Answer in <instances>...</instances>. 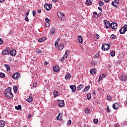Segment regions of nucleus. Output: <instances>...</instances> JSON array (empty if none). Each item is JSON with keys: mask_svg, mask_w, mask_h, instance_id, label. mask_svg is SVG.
Segmentation results:
<instances>
[{"mask_svg": "<svg viewBox=\"0 0 127 127\" xmlns=\"http://www.w3.org/2000/svg\"><path fill=\"white\" fill-rule=\"evenodd\" d=\"M26 101L29 103H31V101H33L32 97L30 96L28 99H26Z\"/></svg>", "mask_w": 127, "mask_h": 127, "instance_id": "nucleus-25", "label": "nucleus"}, {"mask_svg": "<svg viewBox=\"0 0 127 127\" xmlns=\"http://www.w3.org/2000/svg\"><path fill=\"white\" fill-rule=\"evenodd\" d=\"M37 53H38V54H42V51H41L39 49H37L36 50Z\"/></svg>", "mask_w": 127, "mask_h": 127, "instance_id": "nucleus-34", "label": "nucleus"}, {"mask_svg": "<svg viewBox=\"0 0 127 127\" xmlns=\"http://www.w3.org/2000/svg\"><path fill=\"white\" fill-rule=\"evenodd\" d=\"M112 5H113V6H114L115 7H118V5L115 4V2L113 1L111 3Z\"/></svg>", "mask_w": 127, "mask_h": 127, "instance_id": "nucleus-41", "label": "nucleus"}, {"mask_svg": "<svg viewBox=\"0 0 127 127\" xmlns=\"http://www.w3.org/2000/svg\"><path fill=\"white\" fill-rule=\"evenodd\" d=\"M110 38L112 40L115 39L116 38V35H115L114 34L111 35V36H110Z\"/></svg>", "mask_w": 127, "mask_h": 127, "instance_id": "nucleus-37", "label": "nucleus"}, {"mask_svg": "<svg viewBox=\"0 0 127 127\" xmlns=\"http://www.w3.org/2000/svg\"><path fill=\"white\" fill-rule=\"evenodd\" d=\"M53 94H54V96H55V97H57V96H58L59 95L58 91H57L56 90L54 91Z\"/></svg>", "mask_w": 127, "mask_h": 127, "instance_id": "nucleus-26", "label": "nucleus"}, {"mask_svg": "<svg viewBox=\"0 0 127 127\" xmlns=\"http://www.w3.org/2000/svg\"><path fill=\"white\" fill-rule=\"evenodd\" d=\"M107 112H111V110H110V108H109V106L107 107Z\"/></svg>", "mask_w": 127, "mask_h": 127, "instance_id": "nucleus-62", "label": "nucleus"}, {"mask_svg": "<svg viewBox=\"0 0 127 127\" xmlns=\"http://www.w3.org/2000/svg\"><path fill=\"white\" fill-rule=\"evenodd\" d=\"M9 54L11 56H15L16 55V51L14 49L11 50Z\"/></svg>", "mask_w": 127, "mask_h": 127, "instance_id": "nucleus-6", "label": "nucleus"}, {"mask_svg": "<svg viewBox=\"0 0 127 127\" xmlns=\"http://www.w3.org/2000/svg\"><path fill=\"white\" fill-rule=\"evenodd\" d=\"M64 47V45H63V44H61L59 45L58 48L59 49H60V50H62Z\"/></svg>", "mask_w": 127, "mask_h": 127, "instance_id": "nucleus-24", "label": "nucleus"}, {"mask_svg": "<svg viewBox=\"0 0 127 127\" xmlns=\"http://www.w3.org/2000/svg\"><path fill=\"white\" fill-rule=\"evenodd\" d=\"M30 118H31V115L29 114V116L28 117V119H30Z\"/></svg>", "mask_w": 127, "mask_h": 127, "instance_id": "nucleus-64", "label": "nucleus"}, {"mask_svg": "<svg viewBox=\"0 0 127 127\" xmlns=\"http://www.w3.org/2000/svg\"><path fill=\"white\" fill-rule=\"evenodd\" d=\"M46 40V38H45V37H43V38L39 39L38 41L39 42H43V41H44Z\"/></svg>", "mask_w": 127, "mask_h": 127, "instance_id": "nucleus-19", "label": "nucleus"}, {"mask_svg": "<svg viewBox=\"0 0 127 127\" xmlns=\"http://www.w3.org/2000/svg\"><path fill=\"white\" fill-rule=\"evenodd\" d=\"M45 24L47 27H49V26H50V23H49V22H46Z\"/></svg>", "mask_w": 127, "mask_h": 127, "instance_id": "nucleus-39", "label": "nucleus"}, {"mask_svg": "<svg viewBox=\"0 0 127 127\" xmlns=\"http://www.w3.org/2000/svg\"><path fill=\"white\" fill-rule=\"evenodd\" d=\"M57 120H58V121H60V120H61V117H60V116H57Z\"/></svg>", "mask_w": 127, "mask_h": 127, "instance_id": "nucleus-53", "label": "nucleus"}, {"mask_svg": "<svg viewBox=\"0 0 127 127\" xmlns=\"http://www.w3.org/2000/svg\"><path fill=\"white\" fill-rule=\"evenodd\" d=\"M51 32L52 34H54V32H55V28H52V29L51 30Z\"/></svg>", "mask_w": 127, "mask_h": 127, "instance_id": "nucleus-38", "label": "nucleus"}, {"mask_svg": "<svg viewBox=\"0 0 127 127\" xmlns=\"http://www.w3.org/2000/svg\"><path fill=\"white\" fill-rule=\"evenodd\" d=\"M5 126V122L3 120L0 121V127H3Z\"/></svg>", "mask_w": 127, "mask_h": 127, "instance_id": "nucleus-13", "label": "nucleus"}, {"mask_svg": "<svg viewBox=\"0 0 127 127\" xmlns=\"http://www.w3.org/2000/svg\"><path fill=\"white\" fill-rule=\"evenodd\" d=\"M60 69V68H59L58 65H55L53 68V70L54 72H58V71H59Z\"/></svg>", "mask_w": 127, "mask_h": 127, "instance_id": "nucleus-11", "label": "nucleus"}, {"mask_svg": "<svg viewBox=\"0 0 127 127\" xmlns=\"http://www.w3.org/2000/svg\"><path fill=\"white\" fill-rule=\"evenodd\" d=\"M20 77V73L19 72H15L12 76L13 79H14V80H17V79H19V77Z\"/></svg>", "mask_w": 127, "mask_h": 127, "instance_id": "nucleus-2", "label": "nucleus"}, {"mask_svg": "<svg viewBox=\"0 0 127 127\" xmlns=\"http://www.w3.org/2000/svg\"><path fill=\"white\" fill-rule=\"evenodd\" d=\"M98 8L99 10H100V11H102L103 9H102V7H98Z\"/></svg>", "mask_w": 127, "mask_h": 127, "instance_id": "nucleus-61", "label": "nucleus"}, {"mask_svg": "<svg viewBox=\"0 0 127 127\" xmlns=\"http://www.w3.org/2000/svg\"><path fill=\"white\" fill-rule=\"evenodd\" d=\"M86 3L87 4V5H91L92 4V1L91 0H86Z\"/></svg>", "mask_w": 127, "mask_h": 127, "instance_id": "nucleus-23", "label": "nucleus"}, {"mask_svg": "<svg viewBox=\"0 0 127 127\" xmlns=\"http://www.w3.org/2000/svg\"><path fill=\"white\" fill-rule=\"evenodd\" d=\"M4 66L6 67L7 71H9V70H10V67H9V65H8V64H4Z\"/></svg>", "mask_w": 127, "mask_h": 127, "instance_id": "nucleus-29", "label": "nucleus"}, {"mask_svg": "<svg viewBox=\"0 0 127 127\" xmlns=\"http://www.w3.org/2000/svg\"><path fill=\"white\" fill-rule=\"evenodd\" d=\"M83 88H84V85L83 84H80L77 86V89L79 90H82Z\"/></svg>", "mask_w": 127, "mask_h": 127, "instance_id": "nucleus-20", "label": "nucleus"}, {"mask_svg": "<svg viewBox=\"0 0 127 127\" xmlns=\"http://www.w3.org/2000/svg\"><path fill=\"white\" fill-rule=\"evenodd\" d=\"M120 33L121 34H124V33H126V29L124 27L121 28L120 30Z\"/></svg>", "mask_w": 127, "mask_h": 127, "instance_id": "nucleus-16", "label": "nucleus"}, {"mask_svg": "<svg viewBox=\"0 0 127 127\" xmlns=\"http://www.w3.org/2000/svg\"><path fill=\"white\" fill-rule=\"evenodd\" d=\"M99 5L100 6H103V5H104V2H103V1H100L99 2Z\"/></svg>", "mask_w": 127, "mask_h": 127, "instance_id": "nucleus-35", "label": "nucleus"}, {"mask_svg": "<svg viewBox=\"0 0 127 127\" xmlns=\"http://www.w3.org/2000/svg\"><path fill=\"white\" fill-rule=\"evenodd\" d=\"M100 16H101V14H98L97 15V16H96V15L94 16V17L97 18V17H99Z\"/></svg>", "mask_w": 127, "mask_h": 127, "instance_id": "nucleus-57", "label": "nucleus"}, {"mask_svg": "<svg viewBox=\"0 0 127 127\" xmlns=\"http://www.w3.org/2000/svg\"><path fill=\"white\" fill-rule=\"evenodd\" d=\"M110 55L111 56H112V57H115V56L116 55V52H115V51H113L112 52H111L110 53Z\"/></svg>", "mask_w": 127, "mask_h": 127, "instance_id": "nucleus-28", "label": "nucleus"}, {"mask_svg": "<svg viewBox=\"0 0 127 127\" xmlns=\"http://www.w3.org/2000/svg\"><path fill=\"white\" fill-rule=\"evenodd\" d=\"M45 21L46 22H49L50 21V20L48 18L46 17L45 18Z\"/></svg>", "mask_w": 127, "mask_h": 127, "instance_id": "nucleus-45", "label": "nucleus"}, {"mask_svg": "<svg viewBox=\"0 0 127 127\" xmlns=\"http://www.w3.org/2000/svg\"><path fill=\"white\" fill-rule=\"evenodd\" d=\"M93 122L94 124H98V123H99V120L98 119H94L93 120Z\"/></svg>", "mask_w": 127, "mask_h": 127, "instance_id": "nucleus-42", "label": "nucleus"}, {"mask_svg": "<svg viewBox=\"0 0 127 127\" xmlns=\"http://www.w3.org/2000/svg\"><path fill=\"white\" fill-rule=\"evenodd\" d=\"M37 86V83H34L33 84V88H36V87Z\"/></svg>", "mask_w": 127, "mask_h": 127, "instance_id": "nucleus-46", "label": "nucleus"}, {"mask_svg": "<svg viewBox=\"0 0 127 127\" xmlns=\"http://www.w3.org/2000/svg\"><path fill=\"white\" fill-rule=\"evenodd\" d=\"M45 8H46L47 10H49V9H50V8H51V7H52V5H50V4H48V3H46L44 5Z\"/></svg>", "mask_w": 127, "mask_h": 127, "instance_id": "nucleus-10", "label": "nucleus"}, {"mask_svg": "<svg viewBox=\"0 0 127 127\" xmlns=\"http://www.w3.org/2000/svg\"><path fill=\"white\" fill-rule=\"evenodd\" d=\"M90 73L92 74V75L95 74L96 73V68H93L90 70Z\"/></svg>", "mask_w": 127, "mask_h": 127, "instance_id": "nucleus-22", "label": "nucleus"}, {"mask_svg": "<svg viewBox=\"0 0 127 127\" xmlns=\"http://www.w3.org/2000/svg\"><path fill=\"white\" fill-rule=\"evenodd\" d=\"M94 58H98L99 57V54H96L94 56Z\"/></svg>", "mask_w": 127, "mask_h": 127, "instance_id": "nucleus-48", "label": "nucleus"}, {"mask_svg": "<svg viewBox=\"0 0 127 127\" xmlns=\"http://www.w3.org/2000/svg\"><path fill=\"white\" fill-rule=\"evenodd\" d=\"M119 0H114V2H115V3H116L117 4H119Z\"/></svg>", "mask_w": 127, "mask_h": 127, "instance_id": "nucleus-52", "label": "nucleus"}, {"mask_svg": "<svg viewBox=\"0 0 127 127\" xmlns=\"http://www.w3.org/2000/svg\"><path fill=\"white\" fill-rule=\"evenodd\" d=\"M121 80L122 81H126L127 80V75H122L121 77Z\"/></svg>", "mask_w": 127, "mask_h": 127, "instance_id": "nucleus-15", "label": "nucleus"}, {"mask_svg": "<svg viewBox=\"0 0 127 127\" xmlns=\"http://www.w3.org/2000/svg\"><path fill=\"white\" fill-rule=\"evenodd\" d=\"M32 13H33V16H35V15H36V12L35 11V10H33L32 11Z\"/></svg>", "mask_w": 127, "mask_h": 127, "instance_id": "nucleus-43", "label": "nucleus"}, {"mask_svg": "<svg viewBox=\"0 0 127 127\" xmlns=\"http://www.w3.org/2000/svg\"><path fill=\"white\" fill-rule=\"evenodd\" d=\"M29 11H30V10H28V11H27V12L26 13V16L27 15H27H28L29 14Z\"/></svg>", "mask_w": 127, "mask_h": 127, "instance_id": "nucleus-59", "label": "nucleus"}, {"mask_svg": "<svg viewBox=\"0 0 127 127\" xmlns=\"http://www.w3.org/2000/svg\"><path fill=\"white\" fill-rule=\"evenodd\" d=\"M124 28L125 29V31L126 30V31H127V25H125L124 26Z\"/></svg>", "mask_w": 127, "mask_h": 127, "instance_id": "nucleus-60", "label": "nucleus"}, {"mask_svg": "<svg viewBox=\"0 0 127 127\" xmlns=\"http://www.w3.org/2000/svg\"><path fill=\"white\" fill-rule=\"evenodd\" d=\"M91 65H92V66H95V65H96V63L94 62H91Z\"/></svg>", "mask_w": 127, "mask_h": 127, "instance_id": "nucleus-55", "label": "nucleus"}, {"mask_svg": "<svg viewBox=\"0 0 127 127\" xmlns=\"http://www.w3.org/2000/svg\"><path fill=\"white\" fill-rule=\"evenodd\" d=\"M78 40L81 44H83V41L84 40H83V38H82V36H80L78 37Z\"/></svg>", "mask_w": 127, "mask_h": 127, "instance_id": "nucleus-18", "label": "nucleus"}, {"mask_svg": "<svg viewBox=\"0 0 127 127\" xmlns=\"http://www.w3.org/2000/svg\"><path fill=\"white\" fill-rule=\"evenodd\" d=\"M94 36L96 39H99V38H100V35L98 34H95Z\"/></svg>", "mask_w": 127, "mask_h": 127, "instance_id": "nucleus-36", "label": "nucleus"}, {"mask_svg": "<svg viewBox=\"0 0 127 127\" xmlns=\"http://www.w3.org/2000/svg\"><path fill=\"white\" fill-rule=\"evenodd\" d=\"M108 101H111L112 100V97L111 96H108L107 98Z\"/></svg>", "mask_w": 127, "mask_h": 127, "instance_id": "nucleus-40", "label": "nucleus"}, {"mask_svg": "<svg viewBox=\"0 0 127 127\" xmlns=\"http://www.w3.org/2000/svg\"><path fill=\"white\" fill-rule=\"evenodd\" d=\"M67 57H68V54L65 53V54L63 57L62 59L61 60V61L62 62H63L64 61V60H65V59H66V58H67Z\"/></svg>", "mask_w": 127, "mask_h": 127, "instance_id": "nucleus-12", "label": "nucleus"}, {"mask_svg": "<svg viewBox=\"0 0 127 127\" xmlns=\"http://www.w3.org/2000/svg\"><path fill=\"white\" fill-rule=\"evenodd\" d=\"M93 14H94L93 17L95 16V15H96V16L98 15V13H97V12H94Z\"/></svg>", "mask_w": 127, "mask_h": 127, "instance_id": "nucleus-58", "label": "nucleus"}, {"mask_svg": "<svg viewBox=\"0 0 127 127\" xmlns=\"http://www.w3.org/2000/svg\"><path fill=\"white\" fill-rule=\"evenodd\" d=\"M92 98V95L90 93L87 94V100H91Z\"/></svg>", "mask_w": 127, "mask_h": 127, "instance_id": "nucleus-31", "label": "nucleus"}, {"mask_svg": "<svg viewBox=\"0 0 127 127\" xmlns=\"http://www.w3.org/2000/svg\"><path fill=\"white\" fill-rule=\"evenodd\" d=\"M1 53L2 55H8L9 54V50L8 49H5L2 51Z\"/></svg>", "mask_w": 127, "mask_h": 127, "instance_id": "nucleus-5", "label": "nucleus"}, {"mask_svg": "<svg viewBox=\"0 0 127 127\" xmlns=\"http://www.w3.org/2000/svg\"><path fill=\"white\" fill-rule=\"evenodd\" d=\"M0 77L1 78H4V77H5V74H4V73H3L2 72H0Z\"/></svg>", "mask_w": 127, "mask_h": 127, "instance_id": "nucleus-32", "label": "nucleus"}, {"mask_svg": "<svg viewBox=\"0 0 127 127\" xmlns=\"http://www.w3.org/2000/svg\"><path fill=\"white\" fill-rule=\"evenodd\" d=\"M4 94L6 98L8 99H11L13 97V94L11 92V88L10 87H8L5 90Z\"/></svg>", "mask_w": 127, "mask_h": 127, "instance_id": "nucleus-1", "label": "nucleus"}, {"mask_svg": "<svg viewBox=\"0 0 127 127\" xmlns=\"http://www.w3.org/2000/svg\"><path fill=\"white\" fill-rule=\"evenodd\" d=\"M38 13H41V9L38 10Z\"/></svg>", "mask_w": 127, "mask_h": 127, "instance_id": "nucleus-63", "label": "nucleus"}, {"mask_svg": "<svg viewBox=\"0 0 127 127\" xmlns=\"http://www.w3.org/2000/svg\"><path fill=\"white\" fill-rule=\"evenodd\" d=\"M67 124L69 125V126H70V125H71V124H72V121H71V120H68L67 122Z\"/></svg>", "mask_w": 127, "mask_h": 127, "instance_id": "nucleus-51", "label": "nucleus"}, {"mask_svg": "<svg viewBox=\"0 0 127 127\" xmlns=\"http://www.w3.org/2000/svg\"><path fill=\"white\" fill-rule=\"evenodd\" d=\"M100 76L101 77V78H105V77L106 76V74H103L100 75Z\"/></svg>", "mask_w": 127, "mask_h": 127, "instance_id": "nucleus-54", "label": "nucleus"}, {"mask_svg": "<svg viewBox=\"0 0 127 127\" xmlns=\"http://www.w3.org/2000/svg\"><path fill=\"white\" fill-rule=\"evenodd\" d=\"M103 21L105 23L104 25L106 28H110V27H111V23L110 21H107V20H104Z\"/></svg>", "mask_w": 127, "mask_h": 127, "instance_id": "nucleus-4", "label": "nucleus"}, {"mask_svg": "<svg viewBox=\"0 0 127 127\" xmlns=\"http://www.w3.org/2000/svg\"><path fill=\"white\" fill-rule=\"evenodd\" d=\"M3 43V40H2V39L0 38V45H1Z\"/></svg>", "mask_w": 127, "mask_h": 127, "instance_id": "nucleus-47", "label": "nucleus"}, {"mask_svg": "<svg viewBox=\"0 0 127 127\" xmlns=\"http://www.w3.org/2000/svg\"><path fill=\"white\" fill-rule=\"evenodd\" d=\"M25 20V21H29V19H28V17H27V15H26Z\"/></svg>", "mask_w": 127, "mask_h": 127, "instance_id": "nucleus-44", "label": "nucleus"}, {"mask_svg": "<svg viewBox=\"0 0 127 127\" xmlns=\"http://www.w3.org/2000/svg\"><path fill=\"white\" fill-rule=\"evenodd\" d=\"M102 49L104 51H106L107 50H109V49H110V45H109V44H106L105 45H103L102 46Z\"/></svg>", "mask_w": 127, "mask_h": 127, "instance_id": "nucleus-3", "label": "nucleus"}, {"mask_svg": "<svg viewBox=\"0 0 127 127\" xmlns=\"http://www.w3.org/2000/svg\"><path fill=\"white\" fill-rule=\"evenodd\" d=\"M71 78V75L70 74H67L65 76V79L66 80H68V79H70Z\"/></svg>", "mask_w": 127, "mask_h": 127, "instance_id": "nucleus-21", "label": "nucleus"}, {"mask_svg": "<svg viewBox=\"0 0 127 127\" xmlns=\"http://www.w3.org/2000/svg\"><path fill=\"white\" fill-rule=\"evenodd\" d=\"M13 89L14 90V93H16V92H17V87H16V86L14 85Z\"/></svg>", "mask_w": 127, "mask_h": 127, "instance_id": "nucleus-30", "label": "nucleus"}, {"mask_svg": "<svg viewBox=\"0 0 127 127\" xmlns=\"http://www.w3.org/2000/svg\"><path fill=\"white\" fill-rule=\"evenodd\" d=\"M110 27H111L112 29H117V27H118V24L116 23H112L111 24Z\"/></svg>", "mask_w": 127, "mask_h": 127, "instance_id": "nucleus-8", "label": "nucleus"}, {"mask_svg": "<svg viewBox=\"0 0 127 127\" xmlns=\"http://www.w3.org/2000/svg\"><path fill=\"white\" fill-rule=\"evenodd\" d=\"M119 107L120 105H119V104H118L117 103H115L113 105V108L115 110H118V109H119Z\"/></svg>", "mask_w": 127, "mask_h": 127, "instance_id": "nucleus-14", "label": "nucleus"}, {"mask_svg": "<svg viewBox=\"0 0 127 127\" xmlns=\"http://www.w3.org/2000/svg\"><path fill=\"white\" fill-rule=\"evenodd\" d=\"M57 15H58V17H59V18H60L61 19H63V18L64 17V16L65 15L64 14V13H62L60 12H58Z\"/></svg>", "mask_w": 127, "mask_h": 127, "instance_id": "nucleus-9", "label": "nucleus"}, {"mask_svg": "<svg viewBox=\"0 0 127 127\" xmlns=\"http://www.w3.org/2000/svg\"><path fill=\"white\" fill-rule=\"evenodd\" d=\"M65 105V103H64V100H59L58 102V106L60 107L61 108H62L63 106Z\"/></svg>", "mask_w": 127, "mask_h": 127, "instance_id": "nucleus-7", "label": "nucleus"}, {"mask_svg": "<svg viewBox=\"0 0 127 127\" xmlns=\"http://www.w3.org/2000/svg\"><path fill=\"white\" fill-rule=\"evenodd\" d=\"M89 89H90V85H88L85 87L84 89V92H87V91H89Z\"/></svg>", "mask_w": 127, "mask_h": 127, "instance_id": "nucleus-27", "label": "nucleus"}, {"mask_svg": "<svg viewBox=\"0 0 127 127\" xmlns=\"http://www.w3.org/2000/svg\"><path fill=\"white\" fill-rule=\"evenodd\" d=\"M102 79H103V78H102V77H101L100 75L99 78V80H98V82H99V83H100V82H101V80H102Z\"/></svg>", "mask_w": 127, "mask_h": 127, "instance_id": "nucleus-56", "label": "nucleus"}, {"mask_svg": "<svg viewBox=\"0 0 127 127\" xmlns=\"http://www.w3.org/2000/svg\"><path fill=\"white\" fill-rule=\"evenodd\" d=\"M55 46H58V43H59V42H58V41H56L55 42Z\"/></svg>", "mask_w": 127, "mask_h": 127, "instance_id": "nucleus-49", "label": "nucleus"}, {"mask_svg": "<svg viewBox=\"0 0 127 127\" xmlns=\"http://www.w3.org/2000/svg\"><path fill=\"white\" fill-rule=\"evenodd\" d=\"M114 127H120V124L119 123L115 124Z\"/></svg>", "mask_w": 127, "mask_h": 127, "instance_id": "nucleus-50", "label": "nucleus"}, {"mask_svg": "<svg viewBox=\"0 0 127 127\" xmlns=\"http://www.w3.org/2000/svg\"><path fill=\"white\" fill-rule=\"evenodd\" d=\"M15 108L16 110H20L21 109V105H18L17 106H15Z\"/></svg>", "mask_w": 127, "mask_h": 127, "instance_id": "nucleus-33", "label": "nucleus"}, {"mask_svg": "<svg viewBox=\"0 0 127 127\" xmlns=\"http://www.w3.org/2000/svg\"><path fill=\"white\" fill-rule=\"evenodd\" d=\"M70 89H71L72 92L76 91V86L75 85H71L70 86Z\"/></svg>", "mask_w": 127, "mask_h": 127, "instance_id": "nucleus-17", "label": "nucleus"}]
</instances>
